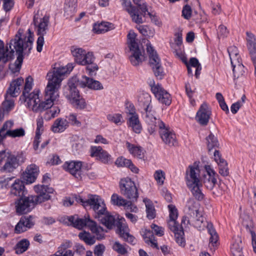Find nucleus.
Segmentation results:
<instances>
[{
    "instance_id": "27",
    "label": "nucleus",
    "mask_w": 256,
    "mask_h": 256,
    "mask_svg": "<svg viewBox=\"0 0 256 256\" xmlns=\"http://www.w3.org/2000/svg\"><path fill=\"white\" fill-rule=\"evenodd\" d=\"M189 216H190L191 225L194 227L200 229L205 226L204 224L205 218L202 216V212L198 211Z\"/></svg>"
},
{
    "instance_id": "58",
    "label": "nucleus",
    "mask_w": 256,
    "mask_h": 256,
    "mask_svg": "<svg viewBox=\"0 0 256 256\" xmlns=\"http://www.w3.org/2000/svg\"><path fill=\"white\" fill-rule=\"evenodd\" d=\"M86 70L88 72V74L90 76H94L96 74V72L98 69V65L92 62V64L86 65Z\"/></svg>"
},
{
    "instance_id": "64",
    "label": "nucleus",
    "mask_w": 256,
    "mask_h": 256,
    "mask_svg": "<svg viewBox=\"0 0 256 256\" xmlns=\"http://www.w3.org/2000/svg\"><path fill=\"white\" fill-rule=\"evenodd\" d=\"M106 250L103 244H98L94 246V252L95 256H102Z\"/></svg>"
},
{
    "instance_id": "42",
    "label": "nucleus",
    "mask_w": 256,
    "mask_h": 256,
    "mask_svg": "<svg viewBox=\"0 0 256 256\" xmlns=\"http://www.w3.org/2000/svg\"><path fill=\"white\" fill-rule=\"evenodd\" d=\"M111 202L112 204L118 206H125L128 204V200L117 194H114L111 197Z\"/></svg>"
},
{
    "instance_id": "62",
    "label": "nucleus",
    "mask_w": 256,
    "mask_h": 256,
    "mask_svg": "<svg viewBox=\"0 0 256 256\" xmlns=\"http://www.w3.org/2000/svg\"><path fill=\"white\" fill-rule=\"evenodd\" d=\"M111 159V156L106 150H102L98 160L104 164H108Z\"/></svg>"
},
{
    "instance_id": "22",
    "label": "nucleus",
    "mask_w": 256,
    "mask_h": 256,
    "mask_svg": "<svg viewBox=\"0 0 256 256\" xmlns=\"http://www.w3.org/2000/svg\"><path fill=\"white\" fill-rule=\"evenodd\" d=\"M214 161L216 162L218 168V172L222 176L229 175V169L227 162L224 159L218 150H216L214 154Z\"/></svg>"
},
{
    "instance_id": "60",
    "label": "nucleus",
    "mask_w": 256,
    "mask_h": 256,
    "mask_svg": "<svg viewBox=\"0 0 256 256\" xmlns=\"http://www.w3.org/2000/svg\"><path fill=\"white\" fill-rule=\"evenodd\" d=\"M168 226L169 228L174 233L182 230V227H180L176 222V220H170L168 221Z\"/></svg>"
},
{
    "instance_id": "39",
    "label": "nucleus",
    "mask_w": 256,
    "mask_h": 256,
    "mask_svg": "<svg viewBox=\"0 0 256 256\" xmlns=\"http://www.w3.org/2000/svg\"><path fill=\"white\" fill-rule=\"evenodd\" d=\"M70 247V242H66L62 244L58 250V253L60 254L61 256H74V252L68 248Z\"/></svg>"
},
{
    "instance_id": "54",
    "label": "nucleus",
    "mask_w": 256,
    "mask_h": 256,
    "mask_svg": "<svg viewBox=\"0 0 256 256\" xmlns=\"http://www.w3.org/2000/svg\"><path fill=\"white\" fill-rule=\"evenodd\" d=\"M66 118L68 119V123L70 122L72 126L77 127H80L82 126V123L77 118L76 114H70L66 116Z\"/></svg>"
},
{
    "instance_id": "46",
    "label": "nucleus",
    "mask_w": 256,
    "mask_h": 256,
    "mask_svg": "<svg viewBox=\"0 0 256 256\" xmlns=\"http://www.w3.org/2000/svg\"><path fill=\"white\" fill-rule=\"evenodd\" d=\"M206 140L207 142V146L209 151L212 148L218 147V142L216 138L212 134H210L209 136L206 137Z\"/></svg>"
},
{
    "instance_id": "55",
    "label": "nucleus",
    "mask_w": 256,
    "mask_h": 256,
    "mask_svg": "<svg viewBox=\"0 0 256 256\" xmlns=\"http://www.w3.org/2000/svg\"><path fill=\"white\" fill-rule=\"evenodd\" d=\"M174 237L176 242L181 246H184L186 244L185 240L184 237V232L182 230L175 232Z\"/></svg>"
},
{
    "instance_id": "24",
    "label": "nucleus",
    "mask_w": 256,
    "mask_h": 256,
    "mask_svg": "<svg viewBox=\"0 0 256 256\" xmlns=\"http://www.w3.org/2000/svg\"><path fill=\"white\" fill-rule=\"evenodd\" d=\"M24 82V80L22 78H18L12 80L6 91L7 94H9L11 97L17 96L20 94V87Z\"/></svg>"
},
{
    "instance_id": "18",
    "label": "nucleus",
    "mask_w": 256,
    "mask_h": 256,
    "mask_svg": "<svg viewBox=\"0 0 256 256\" xmlns=\"http://www.w3.org/2000/svg\"><path fill=\"white\" fill-rule=\"evenodd\" d=\"M211 111L208 105L203 103L196 113V119L202 126H206L208 122Z\"/></svg>"
},
{
    "instance_id": "43",
    "label": "nucleus",
    "mask_w": 256,
    "mask_h": 256,
    "mask_svg": "<svg viewBox=\"0 0 256 256\" xmlns=\"http://www.w3.org/2000/svg\"><path fill=\"white\" fill-rule=\"evenodd\" d=\"M232 67L234 76L235 78H238L246 73V68L242 63L232 66Z\"/></svg>"
},
{
    "instance_id": "48",
    "label": "nucleus",
    "mask_w": 256,
    "mask_h": 256,
    "mask_svg": "<svg viewBox=\"0 0 256 256\" xmlns=\"http://www.w3.org/2000/svg\"><path fill=\"white\" fill-rule=\"evenodd\" d=\"M198 204L192 198H190L186 203V208H188V214L189 215L196 213L198 211Z\"/></svg>"
},
{
    "instance_id": "50",
    "label": "nucleus",
    "mask_w": 256,
    "mask_h": 256,
    "mask_svg": "<svg viewBox=\"0 0 256 256\" xmlns=\"http://www.w3.org/2000/svg\"><path fill=\"white\" fill-rule=\"evenodd\" d=\"M208 233L210 235V242L212 244H216L218 240V234L214 228L212 224H208L206 226Z\"/></svg>"
},
{
    "instance_id": "44",
    "label": "nucleus",
    "mask_w": 256,
    "mask_h": 256,
    "mask_svg": "<svg viewBox=\"0 0 256 256\" xmlns=\"http://www.w3.org/2000/svg\"><path fill=\"white\" fill-rule=\"evenodd\" d=\"M6 134L12 138H22L25 136L26 132L24 128H20L6 132Z\"/></svg>"
},
{
    "instance_id": "32",
    "label": "nucleus",
    "mask_w": 256,
    "mask_h": 256,
    "mask_svg": "<svg viewBox=\"0 0 256 256\" xmlns=\"http://www.w3.org/2000/svg\"><path fill=\"white\" fill-rule=\"evenodd\" d=\"M102 224L104 225L107 228L111 229L114 226L116 223V218L110 214L108 211L106 214L102 215L100 218H97Z\"/></svg>"
},
{
    "instance_id": "47",
    "label": "nucleus",
    "mask_w": 256,
    "mask_h": 256,
    "mask_svg": "<svg viewBox=\"0 0 256 256\" xmlns=\"http://www.w3.org/2000/svg\"><path fill=\"white\" fill-rule=\"evenodd\" d=\"M134 3L141 10L140 15L145 16L146 12H148V5L144 0H133Z\"/></svg>"
},
{
    "instance_id": "40",
    "label": "nucleus",
    "mask_w": 256,
    "mask_h": 256,
    "mask_svg": "<svg viewBox=\"0 0 256 256\" xmlns=\"http://www.w3.org/2000/svg\"><path fill=\"white\" fill-rule=\"evenodd\" d=\"M7 93L6 94V99L2 103V108L4 111L8 114L9 112L12 110L14 106V100Z\"/></svg>"
},
{
    "instance_id": "14",
    "label": "nucleus",
    "mask_w": 256,
    "mask_h": 256,
    "mask_svg": "<svg viewBox=\"0 0 256 256\" xmlns=\"http://www.w3.org/2000/svg\"><path fill=\"white\" fill-rule=\"evenodd\" d=\"M150 86L152 92L158 101L166 105H170L172 99L170 95L158 84H156L154 80L150 82Z\"/></svg>"
},
{
    "instance_id": "29",
    "label": "nucleus",
    "mask_w": 256,
    "mask_h": 256,
    "mask_svg": "<svg viewBox=\"0 0 256 256\" xmlns=\"http://www.w3.org/2000/svg\"><path fill=\"white\" fill-rule=\"evenodd\" d=\"M68 122L64 118H58L56 120L52 126L54 132L58 133L63 132L68 126Z\"/></svg>"
},
{
    "instance_id": "35",
    "label": "nucleus",
    "mask_w": 256,
    "mask_h": 256,
    "mask_svg": "<svg viewBox=\"0 0 256 256\" xmlns=\"http://www.w3.org/2000/svg\"><path fill=\"white\" fill-rule=\"evenodd\" d=\"M246 34L247 47L250 53L256 52V38L255 36L249 32H247Z\"/></svg>"
},
{
    "instance_id": "30",
    "label": "nucleus",
    "mask_w": 256,
    "mask_h": 256,
    "mask_svg": "<svg viewBox=\"0 0 256 256\" xmlns=\"http://www.w3.org/2000/svg\"><path fill=\"white\" fill-rule=\"evenodd\" d=\"M114 28V25L109 22H102L95 24L93 26V31L97 34L106 32Z\"/></svg>"
},
{
    "instance_id": "57",
    "label": "nucleus",
    "mask_w": 256,
    "mask_h": 256,
    "mask_svg": "<svg viewBox=\"0 0 256 256\" xmlns=\"http://www.w3.org/2000/svg\"><path fill=\"white\" fill-rule=\"evenodd\" d=\"M33 84V79L31 76H28L26 80V83L24 86V90L22 95L30 94V92L32 89Z\"/></svg>"
},
{
    "instance_id": "16",
    "label": "nucleus",
    "mask_w": 256,
    "mask_h": 256,
    "mask_svg": "<svg viewBox=\"0 0 256 256\" xmlns=\"http://www.w3.org/2000/svg\"><path fill=\"white\" fill-rule=\"evenodd\" d=\"M35 192L38 194L34 196L35 201L37 204H41L50 199V194L54 192L52 188L44 185H36L34 188Z\"/></svg>"
},
{
    "instance_id": "25",
    "label": "nucleus",
    "mask_w": 256,
    "mask_h": 256,
    "mask_svg": "<svg viewBox=\"0 0 256 256\" xmlns=\"http://www.w3.org/2000/svg\"><path fill=\"white\" fill-rule=\"evenodd\" d=\"M126 146L129 152L134 157L140 160L144 159L145 152L142 147L131 144L128 142H126Z\"/></svg>"
},
{
    "instance_id": "2",
    "label": "nucleus",
    "mask_w": 256,
    "mask_h": 256,
    "mask_svg": "<svg viewBox=\"0 0 256 256\" xmlns=\"http://www.w3.org/2000/svg\"><path fill=\"white\" fill-rule=\"evenodd\" d=\"M200 174V170L196 162L189 166L186 173V185L193 196L198 200H201L204 198V194L200 189L202 183Z\"/></svg>"
},
{
    "instance_id": "41",
    "label": "nucleus",
    "mask_w": 256,
    "mask_h": 256,
    "mask_svg": "<svg viewBox=\"0 0 256 256\" xmlns=\"http://www.w3.org/2000/svg\"><path fill=\"white\" fill-rule=\"evenodd\" d=\"M94 60L95 58L92 52L86 51L78 64L86 66L88 64H90L92 62L94 61Z\"/></svg>"
},
{
    "instance_id": "37",
    "label": "nucleus",
    "mask_w": 256,
    "mask_h": 256,
    "mask_svg": "<svg viewBox=\"0 0 256 256\" xmlns=\"http://www.w3.org/2000/svg\"><path fill=\"white\" fill-rule=\"evenodd\" d=\"M30 246V242L26 239L20 240L16 245L14 250L16 254H20L25 252Z\"/></svg>"
},
{
    "instance_id": "3",
    "label": "nucleus",
    "mask_w": 256,
    "mask_h": 256,
    "mask_svg": "<svg viewBox=\"0 0 256 256\" xmlns=\"http://www.w3.org/2000/svg\"><path fill=\"white\" fill-rule=\"evenodd\" d=\"M153 124L148 125V130L150 134H154L159 128V134L163 142L170 146H175L177 144L176 134L168 126H166L159 118H156V121H153Z\"/></svg>"
},
{
    "instance_id": "52",
    "label": "nucleus",
    "mask_w": 256,
    "mask_h": 256,
    "mask_svg": "<svg viewBox=\"0 0 256 256\" xmlns=\"http://www.w3.org/2000/svg\"><path fill=\"white\" fill-rule=\"evenodd\" d=\"M191 66L196 68V73L195 75L196 78H198L200 74V71L202 70L200 64L199 63L198 59L195 58H192L190 60L189 64Z\"/></svg>"
},
{
    "instance_id": "8",
    "label": "nucleus",
    "mask_w": 256,
    "mask_h": 256,
    "mask_svg": "<svg viewBox=\"0 0 256 256\" xmlns=\"http://www.w3.org/2000/svg\"><path fill=\"white\" fill-rule=\"evenodd\" d=\"M138 101L140 106L144 111L143 116L146 122L152 126L153 121H156L157 118L155 116V112L152 110L150 96L147 92L140 93L138 96Z\"/></svg>"
},
{
    "instance_id": "1",
    "label": "nucleus",
    "mask_w": 256,
    "mask_h": 256,
    "mask_svg": "<svg viewBox=\"0 0 256 256\" xmlns=\"http://www.w3.org/2000/svg\"><path fill=\"white\" fill-rule=\"evenodd\" d=\"M75 66L74 63H69L66 66L54 68L46 76L48 81L44 90V100L40 98L38 90H34L28 94L22 95L20 100L24 106L34 112H42L49 109L59 97V89L62 80V76L70 72Z\"/></svg>"
},
{
    "instance_id": "53",
    "label": "nucleus",
    "mask_w": 256,
    "mask_h": 256,
    "mask_svg": "<svg viewBox=\"0 0 256 256\" xmlns=\"http://www.w3.org/2000/svg\"><path fill=\"white\" fill-rule=\"evenodd\" d=\"M108 120L116 124H120L122 123V116L119 114H109L107 116Z\"/></svg>"
},
{
    "instance_id": "7",
    "label": "nucleus",
    "mask_w": 256,
    "mask_h": 256,
    "mask_svg": "<svg viewBox=\"0 0 256 256\" xmlns=\"http://www.w3.org/2000/svg\"><path fill=\"white\" fill-rule=\"evenodd\" d=\"M33 22L36 34L39 36L36 42V50L38 52H41L44 44V36L46 34L48 30L50 17L46 15L40 18L37 14L34 16Z\"/></svg>"
},
{
    "instance_id": "23",
    "label": "nucleus",
    "mask_w": 256,
    "mask_h": 256,
    "mask_svg": "<svg viewBox=\"0 0 256 256\" xmlns=\"http://www.w3.org/2000/svg\"><path fill=\"white\" fill-rule=\"evenodd\" d=\"M10 192L12 195L20 197L24 196L27 194L23 182L20 179L14 180L11 186Z\"/></svg>"
},
{
    "instance_id": "19",
    "label": "nucleus",
    "mask_w": 256,
    "mask_h": 256,
    "mask_svg": "<svg viewBox=\"0 0 256 256\" xmlns=\"http://www.w3.org/2000/svg\"><path fill=\"white\" fill-rule=\"evenodd\" d=\"M38 168L34 164L27 166L22 174V178L26 184H32L36 180L38 174Z\"/></svg>"
},
{
    "instance_id": "13",
    "label": "nucleus",
    "mask_w": 256,
    "mask_h": 256,
    "mask_svg": "<svg viewBox=\"0 0 256 256\" xmlns=\"http://www.w3.org/2000/svg\"><path fill=\"white\" fill-rule=\"evenodd\" d=\"M34 196H20L15 202L16 213L22 214L30 212L36 204Z\"/></svg>"
},
{
    "instance_id": "6",
    "label": "nucleus",
    "mask_w": 256,
    "mask_h": 256,
    "mask_svg": "<svg viewBox=\"0 0 256 256\" xmlns=\"http://www.w3.org/2000/svg\"><path fill=\"white\" fill-rule=\"evenodd\" d=\"M136 34L132 30H130L127 35L128 46L132 52L130 56L131 64L134 66H138L145 60L142 50L140 48L136 40Z\"/></svg>"
},
{
    "instance_id": "9",
    "label": "nucleus",
    "mask_w": 256,
    "mask_h": 256,
    "mask_svg": "<svg viewBox=\"0 0 256 256\" xmlns=\"http://www.w3.org/2000/svg\"><path fill=\"white\" fill-rule=\"evenodd\" d=\"M77 87L76 84L70 86L69 80L67 86L64 88V94L74 106L82 109L85 108L86 103L85 100L80 98Z\"/></svg>"
},
{
    "instance_id": "11",
    "label": "nucleus",
    "mask_w": 256,
    "mask_h": 256,
    "mask_svg": "<svg viewBox=\"0 0 256 256\" xmlns=\"http://www.w3.org/2000/svg\"><path fill=\"white\" fill-rule=\"evenodd\" d=\"M146 50L149 54L150 64L155 76L158 79H162L164 76V72L161 65L160 58L150 43L146 44Z\"/></svg>"
},
{
    "instance_id": "17",
    "label": "nucleus",
    "mask_w": 256,
    "mask_h": 256,
    "mask_svg": "<svg viewBox=\"0 0 256 256\" xmlns=\"http://www.w3.org/2000/svg\"><path fill=\"white\" fill-rule=\"evenodd\" d=\"M123 8L130 15L132 22L136 24H142L143 20L138 10L132 6L130 0H120Z\"/></svg>"
},
{
    "instance_id": "31",
    "label": "nucleus",
    "mask_w": 256,
    "mask_h": 256,
    "mask_svg": "<svg viewBox=\"0 0 256 256\" xmlns=\"http://www.w3.org/2000/svg\"><path fill=\"white\" fill-rule=\"evenodd\" d=\"M115 164L118 166L128 167L134 173L138 174V168L132 163L130 160L120 157L117 158Z\"/></svg>"
},
{
    "instance_id": "33",
    "label": "nucleus",
    "mask_w": 256,
    "mask_h": 256,
    "mask_svg": "<svg viewBox=\"0 0 256 256\" xmlns=\"http://www.w3.org/2000/svg\"><path fill=\"white\" fill-rule=\"evenodd\" d=\"M18 166V162L16 157L12 154L6 159L5 164L3 166V170L6 172H12Z\"/></svg>"
},
{
    "instance_id": "26",
    "label": "nucleus",
    "mask_w": 256,
    "mask_h": 256,
    "mask_svg": "<svg viewBox=\"0 0 256 256\" xmlns=\"http://www.w3.org/2000/svg\"><path fill=\"white\" fill-rule=\"evenodd\" d=\"M242 244L240 237L237 236L233 238L230 250L232 256H244L242 252Z\"/></svg>"
},
{
    "instance_id": "34",
    "label": "nucleus",
    "mask_w": 256,
    "mask_h": 256,
    "mask_svg": "<svg viewBox=\"0 0 256 256\" xmlns=\"http://www.w3.org/2000/svg\"><path fill=\"white\" fill-rule=\"evenodd\" d=\"M86 51L85 50L76 46H72L70 47L72 55L74 58V62L78 64Z\"/></svg>"
},
{
    "instance_id": "15",
    "label": "nucleus",
    "mask_w": 256,
    "mask_h": 256,
    "mask_svg": "<svg viewBox=\"0 0 256 256\" xmlns=\"http://www.w3.org/2000/svg\"><path fill=\"white\" fill-rule=\"evenodd\" d=\"M204 168L206 173L200 178V182L203 183L208 189L212 190L217 182L218 175L210 166L205 165Z\"/></svg>"
},
{
    "instance_id": "63",
    "label": "nucleus",
    "mask_w": 256,
    "mask_h": 256,
    "mask_svg": "<svg viewBox=\"0 0 256 256\" xmlns=\"http://www.w3.org/2000/svg\"><path fill=\"white\" fill-rule=\"evenodd\" d=\"M102 150L103 149L100 146H92L90 148V156L96 157L98 159Z\"/></svg>"
},
{
    "instance_id": "21",
    "label": "nucleus",
    "mask_w": 256,
    "mask_h": 256,
    "mask_svg": "<svg viewBox=\"0 0 256 256\" xmlns=\"http://www.w3.org/2000/svg\"><path fill=\"white\" fill-rule=\"evenodd\" d=\"M82 162L80 161L66 162L63 168L77 178H81Z\"/></svg>"
},
{
    "instance_id": "49",
    "label": "nucleus",
    "mask_w": 256,
    "mask_h": 256,
    "mask_svg": "<svg viewBox=\"0 0 256 256\" xmlns=\"http://www.w3.org/2000/svg\"><path fill=\"white\" fill-rule=\"evenodd\" d=\"M124 219H120L116 222L118 233L120 237L124 235V233L128 232V227L126 224H124Z\"/></svg>"
},
{
    "instance_id": "59",
    "label": "nucleus",
    "mask_w": 256,
    "mask_h": 256,
    "mask_svg": "<svg viewBox=\"0 0 256 256\" xmlns=\"http://www.w3.org/2000/svg\"><path fill=\"white\" fill-rule=\"evenodd\" d=\"M243 224L248 229L251 234L253 248L254 252L256 253V234L255 232L249 227L247 222L244 221Z\"/></svg>"
},
{
    "instance_id": "56",
    "label": "nucleus",
    "mask_w": 256,
    "mask_h": 256,
    "mask_svg": "<svg viewBox=\"0 0 256 256\" xmlns=\"http://www.w3.org/2000/svg\"><path fill=\"white\" fill-rule=\"evenodd\" d=\"M154 178L159 185H162L165 179V174L162 170H157L154 174Z\"/></svg>"
},
{
    "instance_id": "4",
    "label": "nucleus",
    "mask_w": 256,
    "mask_h": 256,
    "mask_svg": "<svg viewBox=\"0 0 256 256\" xmlns=\"http://www.w3.org/2000/svg\"><path fill=\"white\" fill-rule=\"evenodd\" d=\"M68 219L74 227L80 230L87 226L96 234L98 239L104 237L103 228L100 226H98L96 223L90 218L89 215H86L82 218L75 215L69 216Z\"/></svg>"
},
{
    "instance_id": "38",
    "label": "nucleus",
    "mask_w": 256,
    "mask_h": 256,
    "mask_svg": "<svg viewBox=\"0 0 256 256\" xmlns=\"http://www.w3.org/2000/svg\"><path fill=\"white\" fill-rule=\"evenodd\" d=\"M146 207L147 217L149 219H153L156 216V210L152 202L147 198L143 200Z\"/></svg>"
},
{
    "instance_id": "51",
    "label": "nucleus",
    "mask_w": 256,
    "mask_h": 256,
    "mask_svg": "<svg viewBox=\"0 0 256 256\" xmlns=\"http://www.w3.org/2000/svg\"><path fill=\"white\" fill-rule=\"evenodd\" d=\"M138 29L144 36H152L154 34V30L146 26H140L138 27Z\"/></svg>"
},
{
    "instance_id": "20",
    "label": "nucleus",
    "mask_w": 256,
    "mask_h": 256,
    "mask_svg": "<svg viewBox=\"0 0 256 256\" xmlns=\"http://www.w3.org/2000/svg\"><path fill=\"white\" fill-rule=\"evenodd\" d=\"M34 224V218L32 216H22L15 226V232L20 234L26 231Z\"/></svg>"
},
{
    "instance_id": "10",
    "label": "nucleus",
    "mask_w": 256,
    "mask_h": 256,
    "mask_svg": "<svg viewBox=\"0 0 256 256\" xmlns=\"http://www.w3.org/2000/svg\"><path fill=\"white\" fill-rule=\"evenodd\" d=\"M70 86L76 84L82 88H87L89 89L100 90L104 89L102 84L98 80L85 76L80 77L74 76L69 80Z\"/></svg>"
},
{
    "instance_id": "12",
    "label": "nucleus",
    "mask_w": 256,
    "mask_h": 256,
    "mask_svg": "<svg viewBox=\"0 0 256 256\" xmlns=\"http://www.w3.org/2000/svg\"><path fill=\"white\" fill-rule=\"evenodd\" d=\"M121 194L128 199L132 202L137 200L138 194L134 182L130 178L121 179L120 182Z\"/></svg>"
},
{
    "instance_id": "45",
    "label": "nucleus",
    "mask_w": 256,
    "mask_h": 256,
    "mask_svg": "<svg viewBox=\"0 0 256 256\" xmlns=\"http://www.w3.org/2000/svg\"><path fill=\"white\" fill-rule=\"evenodd\" d=\"M80 238L84 240L86 244L92 245L95 243L94 238L92 236L90 233L86 232H81L79 234Z\"/></svg>"
},
{
    "instance_id": "5",
    "label": "nucleus",
    "mask_w": 256,
    "mask_h": 256,
    "mask_svg": "<svg viewBox=\"0 0 256 256\" xmlns=\"http://www.w3.org/2000/svg\"><path fill=\"white\" fill-rule=\"evenodd\" d=\"M77 202H80L85 208L90 206L94 212L95 218H100L106 212L104 200L98 195L90 194L86 200L79 197L77 198Z\"/></svg>"
},
{
    "instance_id": "61",
    "label": "nucleus",
    "mask_w": 256,
    "mask_h": 256,
    "mask_svg": "<svg viewBox=\"0 0 256 256\" xmlns=\"http://www.w3.org/2000/svg\"><path fill=\"white\" fill-rule=\"evenodd\" d=\"M126 112L128 117L138 114L136 112V108L134 105L132 103L127 102L126 104Z\"/></svg>"
},
{
    "instance_id": "36",
    "label": "nucleus",
    "mask_w": 256,
    "mask_h": 256,
    "mask_svg": "<svg viewBox=\"0 0 256 256\" xmlns=\"http://www.w3.org/2000/svg\"><path fill=\"white\" fill-rule=\"evenodd\" d=\"M143 237L146 243L150 244L152 246L158 249V248L156 240H155L152 232H151L150 230H146L144 232Z\"/></svg>"
},
{
    "instance_id": "28",
    "label": "nucleus",
    "mask_w": 256,
    "mask_h": 256,
    "mask_svg": "<svg viewBox=\"0 0 256 256\" xmlns=\"http://www.w3.org/2000/svg\"><path fill=\"white\" fill-rule=\"evenodd\" d=\"M127 124L136 134H140L142 130L138 114L128 117Z\"/></svg>"
}]
</instances>
